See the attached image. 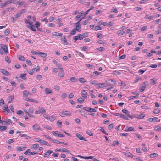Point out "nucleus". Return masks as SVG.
Here are the masks:
<instances>
[{"label":"nucleus","mask_w":161,"mask_h":161,"mask_svg":"<svg viewBox=\"0 0 161 161\" xmlns=\"http://www.w3.org/2000/svg\"><path fill=\"white\" fill-rule=\"evenodd\" d=\"M28 20L25 19V22L26 24H28L26 25V27L29 29H31L32 31H36V27L34 26L33 23L31 22L30 21V19L31 17L30 16H28L27 17Z\"/></svg>","instance_id":"1"},{"label":"nucleus","mask_w":161,"mask_h":161,"mask_svg":"<svg viewBox=\"0 0 161 161\" xmlns=\"http://www.w3.org/2000/svg\"><path fill=\"white\" fill-rule=\"evenodd\" d=\"M113 81V80L111 79L108 80L106 81V83H97L96 84L97 86L99 88H102L107 86L108 84H111V83Z\"/></svg>","instance_id":"2"},{"label":"nucleus","mask_w":161,"mask_h":161,"mask_svg":"<svg viewBox=\"0 0 161 161\" xmlns=\"http://www.w3.org/2000/svg\"><path fill=\"white\" fill-rule=\"evenodd\" d=\"M46 111L45 109L42 107H39L38 109H37L35 112V113L36 114H45Z\"/></svg>","instance_id":"3"},{"label":"nucleus","mask_w":161,"mask_h":161,"mask_svg":"<svg viewBox=\"0 0 161 161\" xmlns=\"http://www.w3.org/2000/svg\"><path fill=\"white\" fill-rule=\"evenodd\" d=\"M71 114L70 111L63 110L59 115L62 117H64L65 115L69 116Z\"/></svg>","instance_id":"4"},{"label":"nucleus","mask_w":161,"mask_h":161,"mask_svg":"<svg viewBox=\"0 0 161 161\" xmlns=\"http://www.w3.org/2000/svg\"><path fill=\"white\" fill-rule=\"evenodd\" d=\"M147 82V81L143 82L140 87V90L141 92L143 91L146 88Z\"/></svg>","instance_id":"5"},{"label":"nucleus","mask_w":161,"mask_h":161,"mask_svg":"<svg viewBox=\"0 0 161 161\" xmlns=\"http://www.w3.org/2000/svg\"><path fill=\"white\" fill-rule=\"evenodd\" d=\"M52 133L56 136L63 137L65 136L64 135L60 134L58 131H53Z\"/></svg>","instance_id":"6"},{"label":"nucleus","mask_w":161,"mask_h":161,"mask_svg":"<svg viewBox=\"0 0 161 161\" xmlns=\"http://www.w3.org/2000/svg\"><path fill=\"white\" fill-rule=\"evenodd\" d=\"M0 71L3 74V75L8 76L10 75L9 73L6 70L3 69H0Z\"/></svg>","instance_id":"7"},{"label":"nucleus","mask_w":161,"mask_h":161,"mask_svg":"<svg viewBox=\"0 0 161 161\" xmlns=\"http://www.w3.org/2000/svg\"><path fill=\"white\" fill-rule=\"evenodd\" d=\"M25 100L31 102H33L36 103H38V101L37 100L30 98L26 97L25 99Z\"/></svg>","instance_id":"8"},{"label":"nucleus","mask_w":161,"mask_h":161,"mask_svg":"<svg viewBox=\"0 0 161 161\" xmlns=\"http://www.w3.org/2000/svg\"><path fill=\"white\" fill-rule=\"evenodd\" d=\"M32 128L33 130H40V126L37 124H35L33 125L32 126Z\"/></svg>","instance_id":"9"},{"label":"nucleus","mask_w":161,"mask_h":161,"mask_svg":"<svg viewBox=\"0 0 161 161\" xmlns=\"http://www.w3.org/2000/svg\"><path fill=\"white\" fill-rule=\"evenodd\" d=\"M136 118L139 119H142L145 116V114L143 113L139 114L137 115Z\"/></svg>","instance_id":"10"},{"label":"nucleus","mask_w":161,"mask_h":161,"mask_svg":"<svg viewBox=\"0 0 161 161\" xmlns=\"http://www.w3.org/2000/svg\"><path fill=\"white\" fill-rule=\"evenodd\" d=\"M81 95L82 97L84 98L87 97V93L84 90H81Z\"/></svg>","instance_id":"11"},{"label":"nucleus","mask_w":161,"mask_h":161,"mask_svg":"<svg viewBox=\"0 0 161 161\" xmlns=\"http://www.w3.org/2000/svg\"><path fill=\"white\" fill-rule=\"evenodd\" d=\"M76 136L80 140H83V141H86V139L84 138L80 134H79L78 133H77L76 134Z\"/></svg>","instance_id":"12"},{"label":"nucleus","mask_w":161,"mask_h":161,"mask_svg":"<svg viewBox=\"0 0 161 161\" xmlns=\"http://www.w3.org/2000/svg\"><path fill=\"white\" fill-rule=\"evenodd\" d=\"M1 47L2 49L5 52L7 53L8 52V49L7 47L3 44H1Z\"/></svg>","instance_id":"13"},{"label":"nucleus","mask_w":161,"mask_h":161,"mask_svg":"<svg viewBox=\"0 0 161 161\" xmlns=\"http://www.w3.org/2000/svg\"><path fill=\"white\" fill-rule=\"evenodd\" d=\"M124 131L125 132H129L134 131L135 130H134V129L133 127H126V128H125Z\"/></svg>","instance_id":"14"},{"label":"nucleus","mask_w":161,"mask_h":161,"mask_svg":"<svg viewBox=\"0 0 161 161\" xmlns=\"http://www.w3.org/2000/svg\"><path fill=\"white\" fill-rule=\"evenodd\" d=\"M63 34L61 33H57L56 32H53V35L54 36L58 37L61 36H62Z\"/></svg>","instance_id":"15"},{"label":"nucleus","mask_w":161,"mask_h":161,"mask_svg":"<svg viewBox=\"0 0 161 161\" xmlns=\"http://www.w3.org/2000/svg\"><path fill=\"white\" fill-rule=\"evenodd\" d=\"M61 40L63 42V43L64 45H67L68 44V42H67V40L65 37V36H64V37L61 38Z\"/></svg>","instance_id":"16"},{"label":"nucleus","mask_w":161,"mask_h":161,"mask_svg":"<svg viewBox=\"0 0 161 161\" xmlns=\"http://www.w3.org/2000/svg\"><path fill=\"white\" fill-rule=\"evenodd\" d=\"M122 111L123 113L126 114L128 117L130 118H132L131 115L128 114L129 113V112L127 110L124 109L122 110Z\"/></svg>","instance_id":"17"},{"label":"nucleus","mask_w":161,"mask_h":161,"mask_svg":"<svg viewBox=\"0 0 161 161\" xmlns=\"http://www.w3.org/2000/svg\"><path fill=\"white\" fill-rule=\"evenodd\" d=\"M53 153V151L51 150H49L46 153H44V157H47V156L49 155L51 153Z\"/></svg>","instance_id":"18"},{"label":"nucleus","mask_w":161,"mask_h":161,"mask_svg":"<svg viewBox=\"0 0 161 161\" xmlns=\"http://www.w3.org/2000/svg\"><path fill=\"white\" fill-rule=\"evenodd\" d=\"M125 31L123 30H119L117 31V33L118 34V36H122L125 33Z\"/></svg>","instance_id":"19"},{"label":"nucleus","mask_w":161,"mask_h":161,"mask_svg":"<svg viewBox=\"0 0 161 161\" xmlns=\"http://www.w3.org/2000/svg\"><path fill=\"white\" fill-rule=\"evenodd\" d=\"M39 143L41 144L46 145H49L48 143L43 140L41 139V141L39 142Z\"/></svg>","instance_id":"20"},{"label":"nucleus","mask_w":161,"mask_h":161,"mask_svg":"<svg viewBox=\"0 0 161 161\" xmlns=\"http://www.w3.org/2000/svg\"><path fill=\"white\" fill-rule=\"evenodd\" d=\"M17 58L20 61H24L25 60V57L22 55H18Z\"/></svg>","instance_id":"21"},{"label":"nucleus","mask_w":161,"mask_h":161,"mask_svg":"<svg viewBox=\"0 0 161 161\" xmlns=\"http://www.w3.org/2000/svg\"><path fill=\"white\" fill-rule=\"evenodd\" d=\"M14 96L13 95L10 96L8 99V103H10L14 99Z\"/></svg>","instance_id":"22"},{"label":"nucleus","mask_w":161,"mask_h":161,"mask_svg":"<svg viewBox=\"0 0 161 161\" xmlns=\"http://www.w3.org/2000/svg\"><path fill=\"white\" fill-rule=\"evenodd\" d=\"M60 149V152H67L68 153H69L70 151L67 150L66 148H62Z\"/></svg>","instance_id":"23"},{"label":"nucleus","mask_w":161,"mask_h":161,"mask_svg":"<svg viewBox=\"0 0 161 161\" xmlns=\"http://www.w3.org/2000/svg\"><path fill=\"white\" fill-rule=\"evenodd\" d=\"M27 148L26 147L21 146L18 148L17 150L19 151L24 150Z\"/></svg>","instance_id":"24"},{"label":"nucleus","mask_w":161,"mask_h":161,"mask_svg":"<svg viewBox=\"0 0 161 161\" xmlns=\"http://www.w3.org/2000/svg\"><path fill=\"white\" fill-rule=\"evenodd\" d=\"M30 94L29 92L26 90H24L23 92V97H27Z\"/></svg>","instance_id":"25"},{"label":"nucleus","mask_w":161,"mask_h":161,"mask_svg":"<svg viewBox=\"0 0 161 161\" xmlns=\"http://www.w3.org/2000/svg\"><path fill=\"white\" fill-rule=\"evenodd\" d=\"M7 128V127L6 126L0 125V131H4Z\"/></svg>","instance_id":"26"},{"label":"nucleus","mask_w":161,"mask_h":161,"mask_svg":"<svg viewBox=\"0 0 161 161\" xmlns=\"http://www.w3.org/2000/svg\"><path fill=\"white\" fill-rule=\"evenodd\" d=\"M154 17V16H149L147 15H146L145 16V19H153Z\"/></svg>","instance_id":"27"},{"label":"nucleus","mask_w":161,"mask_h":161,"mask_svg":"<svg viewBox=\"0 0 161 161\" xmlns=\"http://www.w3.org/2000/svg\"><path fill=\"white\" fill-rule=\"evenodd\" d=\"M36 69V68H33L32 69H29L28 70V72L31 75H32L33 74V70Z\"/></svg>","instance_id":"28"},{"label":"nucleus","mask_w":161,"mask_h":161,"mask_svg":"<svg viewBox=\"0 0 161 161\" xmlns=\"http://www.w3.org/2000/svg\"><path fill=\"white\" fill-rule=\"evenodd\" d=\"M45 91L47 94H49L52 92V91L48 88H46L45 89Z\"/></svg>","instance_id":"29"},{"label":"nucleus","mask_w":161,"mask_h":161,"mask_svg":"<svg viewBox=\"0 0 161 161\" xmlns=\"http://www.w3.org/2000/svg\"><path fill=\"white\" fill-rule=\"evenodd\" d=\"M124 153L126 156L128 157H131L132 155L131 153L130 152H125Z\"/></svg>","instance_id":"30"},{"label":"nucleus","mask_w":161,"mask_h":161,"mask_svg":"<svg viewBox=\"0 0 161 161\" xmlns=\"http://www.w3.org/2000/svg\"><path fill=\"white\" fill-rule=\"evenodd\" d=\"M142 79V77L139 76L136 77V79L134 81V82L136 83L138 82L139 81Z\"/></svg>","instance_id":"31"},{"label":"nucleus","mask_w":161,"mask_h":161,"mask_svg":"<svg viewBox=\"0 0 161 161\" xmlns=\"http://www.w3.org/2000/svg\"><path fill=\"white\" fill-rule=\"evenodd\" d=\"M150 84L151 85H154L156 83V80L152 79L150 80Z\"/></svg>","instance_id":"32"},{"label":"nucleus","mask_w":161,"mask_h":161,"mask_svg":"<svg viewBox=\"0 0 161 161\" xmlns=\"http://www.w3.org/2000/svg\"><path fill=\"white\" fill-rule=\"evenodd\" d=\"M42 126L44 128H46V129H47L48 130H52V128L50 126H48L47 125H42Z\"/></svg>","instance_id":"33"},{"label":"nucleus","mask_w":161,"mask_h":161,"mask_svg":"<svg viewBox=\"0 0 161 161\" xmlns=\"http://www.w3.org/2000/svg\"><path fill=\"white\" fill-rule=\"evenodd\" d=\"M139 94H137V95L135 96H130L129 97V100H130L132 99H134L138 97Z\"/></svg>","instance_id":"34"},{"label":"nucleus","mask_w":161,"mask_h":161,"mask_svg":"<svg viewBox=\"0 0 161 161\" xmlns=\"http://www.w3.org/2000/svg\"><path fill=\"white\" fill-rule=\"evenodd\" d=\"M99 74V73L98 71H94L93 72V74L92 76L93 77L97 76H98Z\"/></svg>","instance_id":"35"},{"label":"nucleus","mask_w":161,"mask_h":161,"mask_svg":"<svg viewBox=\"0 0 161 161\" xmlns=\"http://www.w3.org/2000/svg\"><path fill=\"white\" fill-rule=\"evenodd\" d=\"M4 122H5L6 124L7 123L8 124L12 123V121L10 119H5V120Z\"/></svg>","instance_id":"36"},{"label":"nucleus","mask_w":161,"mask_h":161,"mask_svg":"<svg viewBox=\"0 0 161 161\" xmlns=\"http://www.w3.org/2000/svg\"><path fill=\"white\" fill-rule=\"evenodd\" d=\"M70 80L72 82H75L78 81V79L75 77H72L70 78Z\"/></svg>","instance_id":"37"},{"label":"nucleus","mask_w":161,"mask_h":161,"mask_svg":"<svg viewBox=\"0 0 161 161\" xmlns=\"http://www.w3.org/2000/svg\"><path fill=\"white\" fill-rule=\"evenodd\" d=\"M3 109L8 113H9L10 112L9 109L8 108V105H6L5 107H4Z\"/></svg>","instance_id":"38"},{"label":"nucleus","mask_w":161,"mask_h":161,"mask_svg":"<svg viewBox=\"0 0 161 161\" xmlns=\"http://www.w3.org/2000/svg\"><path fill=\"white\" fill-rule=\"evenodd\" d=\"M39 144H35L32 145V147L31 148L33 149L39 147Z\"/></svg>","instance_id":"39"},{"label":"nucleus","mask_w":161,"mask_h":161,"mask_svg":"<svg viewBox=\"0 0 161 161\" xmlns=\"http://www.w3.org/2000/svg\"><path fill=\"white\" fill-rule=\"evenodd\" d=\"M111 12L117 13L118 12V10L116 8L113 7L111 9Z\"/></svg>","instance_id":"40"},{"label":"nucleus","mask_w":161,"mask_h":161,"mask_svg":"<svg viewBox=\"0 0 161 161\" xmlns=\"http://www.w3.org/2000/svg\"><path fill=\"white\" fill-rule=\"evenodd\" d=\"M52 142L53 143H55L57 144H60V142L59 141L57 140H54L52 139V140H51Z\"/></svg>","instance_id":"41"},{"label":"nucleus","mask_w":161,"mask_h":161,"mask_svg":"<svg viewBox=\"0 0 161 161\" xmlns=\"http://www.w3.org/2000/svg\"><path fill=\"white\" fill-rule=\"evenodd\" d=\"M21 14H21V13H20V12L19 11V12H18L16 14L15 17L16 18L18 19L20 17V16H21Z\"/></svg>","instance_id":"42"},{"label":"nucleus","mask_w":161,"mask_h":161,"mask_svg":"<svg viewBox=\"0 0 161 161\" xmlns=\"http://www.w3.org/2000/svg\"><path fill=\"white\" fill-rule=\"evenodd\" d=\"M55 118L56 116L54 115H53L50 117L49 120L51 121H53L55 119Z\"/></svg>","instance_id":"43"},{"label":"nucleus","mask_w":161,"mask_h":161,"mask_svg":"<svg viewBox=\"0 0 161 161\" xmlns=\"http://www.w3.org/2000/svg\"><path fill=\"white\" fill-rule=\"evenodd\" d=\"M86 133L90 136H93L92 133L90 130H87L86 131Z\"/></svg>","instance_id":"44"},{"label":"nucleus","mask_w":161,"mask_h":161,"mask_svg":"<svg viewBox=\"0 0 161 161\" xmlns=\"http://www.w3.org/2000/svg\"><path fill=\"white\" fill-rule=\"evenodd\" d=\"M20 136L21 137H25L26 139H29L30 138V137L29 136L26 135L25 134H23L21 135H20Z\"/></svg>","instance_id":"45"},{"label":"nucleus","mask_w":161,"mask_h":161,"mask_svg":"<svg viewBox=\"0 0 161 161\" xmlns=\"http://www.w3.org/2000/svg\"><path fill=\"white\" fill-rule=\"evenodd\" d=\"M76 30L75 28L73 29L71 31V34L74 35L76 34Z\"/></svg>","instance_id":"46"},{"label":"nucleus","mask_w":161,"mask_h":161,"mask_svg":"<svg viewBox=\"0 0 161 161\" xmlns=\"http://www.w3.org/2000/svg\"><path fill=\"white\" fill-rule=\"evenodd\" d=\"M102 30L101 28L99 26H97L95 27L94 30L95 31H97L98 30Z\"/></svg>","instance_id":"47"},{"label":"nucleus","mask_w":161,"mask_h":161,"mask_svg":"<svg viewBox=\"0 0 161 161\" xmlns=\"http://www.w3.org/2000/svg\"><path fill=\"white\" fill-rule=\"evenodd\" d=\"M142 148L143 150L145 152H147V150L145 146V144H142Z\"/></svg>","instance_id":"48"},{"label":"nucleus","mask_w":161,"mask_h":161,"mask_svg":"<svg viewBox=\"0 0 161 161\" xmlns=\"http://www.w3.org/2000/svg\"><path fill=\"white\" fill-rule=\"evenodd\" d=\"M5 61L8 63H9L10 62V61L9 59V58L8 56H5Z\"/></svg>","instance_id":"49"},{"label":"nucleus","mask_w":161,"mask_h":161,"mask_svg":"<svg viewBox=\"0 0 161 161\" xmlns=\"http://www.w3.org/2000/svg\"><path fill=\"white\" fill-rule=\"evenodd\" d=\"M38 153H35L34 152H30V151H29V152L28 153L29 155H34L35 154H38Z\"/></svg>","instance_id":"50"},{"label":"nucleus","mask_w":161,"mask_h":161,"mask_svg":"<svg viewBox=\"0 0 161 161\" xmlns=\"http://www.w3.org/2000/svg\"><path fill=\"white\" fill-rule=\"evenodd\" d=\"M40 22L38 21H36L35 23V25L36 26V28H38L39 27H40Z\"/></svg>","instance_id":"51"},{"label":"nucleus","mask_w":161,"mask_h":161,"mask_svg":"<svg viewBox=\"0 0 161 161\" xmlns=\"http://www.w3.org/2000/svg\"><path fill=\"white\" fill-rule=\"evenodd\" d=\"M14 140L13 139H9L7 142L8 143L10 144L14 142Z\"/></svg>","instance_id":"52"},{"label":"nucleus","mask_w":161,"mask_h":161,"mask_svg":"<svg viewBox=\"0 0 161 161\" xmlns=\"http://www.w3.org/2000/svg\"><path fill=\"white\" fill-rule=\"evenodd\" d=\"M76 31H78V32H79L80 31V29H81V28H80V25H77L76 26V28H75Z\"/></svg>","instance_id":"53"},{"label":"nucleus","mask_w":161,"mask_h":161,"mask_svg":"<svg viewBox=\"0 0 161 161\" xmlns=\"http://www.w3.org/2000/svg\"><path fill=\"white\" fill-rule=\"evenodd\" d=\"M24 3L25 2L24 1L20 2V1H18L17 2V4H19L20 6L23 5Z\"/></svg>","instance_id":"54"},{"label":"nucleus","mask_w":161,"mask_h":161,"mask_svg":"<svg viewBox=\"0 0 161 161\" xmlns=\"http://www.w3.org/2000/svg\"><path fill=\"white\" fill-rule=\"evenodd\" d=\"M36 79L37 80H42V77L41 75H37L36 76Z\"/></svg>","instance_id":"55"},{"label":"nucleus","mask_w":161,"mask_h":161,"mask_svg":"<svg viewBox=\"0 0 161 161\" xmlns=\"http://www.w3.org/2000/svg\"><path fill=\"white\" fill-rule=\"evenodd\" d=\"M97 37L99 38L100 39H102L103 38V35L102 34L98 33L97 34Z\"/></svg>","instance_id":"56"},{"label":"nucleus","mask_w":161,"mask_h":161,"mask_svg":"<svg viewBox=\"0 0 161 161\" xmlns=\"http://www.w3.org/2000/svg\"><path fill=\"white\" fill-rule=\"evenodd\" d=\"M105 50V48L103 47H100L97 48V50L99 51H103Z\"/></svg>","instance_id":"57"},{"label":"nucleus","mask_w":161,"mask_h":161,"mask_svg":"<svg viewBox=\"0 0 161 161\" xmlns=\"http://www.w3.org/2000/svg\"><path fill=\"white\" fill-rule=\"evenodd\" d=\"M33 141L34 142H39L40 141H41V139L39 137L35 138H34V139H33Z\"/></svg>","instance_id":"58"},{"label":"nucleus","mask_w":161,"mask_h":161,"mask_svg":"<svg viewBox=\"0 0 161 161\" xmlns=\"http://www.w3.org/2000/svg\"><path fill=\"white\" fill-rule=\"evenodd\" d=\"M47 56V54L46 53H42L40 56L43 58H44Z\"/></svg>","instance_id":"59"},{"label":"nucleus","mask_w":161,"mask_h":161,"mask_svg":"<svg viewBox=\"0 0 161 161\" xmlns=\"http://www.w3.org/2000/svg\"><path fill=\"white\" fill-rule=\"evenodd\" d=\"M120 117L123 118L126 120H129V119L127 117H126L125 116L123 115L122 114H120Z\"/></svg>","instance_id":"60"},{"label":"nucleus","mask_w":161,"mask_h":161,"mask_svg":"<svg viewBox=\"0 0 161 161\" xmlns=\"http://www.w3.org/2000/svg\"><path fill=\"white\" fill-rule=\"evenodd\" d=\"M76 53H77V55H79L80 56H81L83 58L84 57V55L81 53L77 51H76Z\"/></svg>","instance_id":"61"},{"label":"nucleus","mask_w":161,"mask_h":161,"mask_svg":"<svg viewBox=\"0 0 161 161\" xmlns=\"http://www.w3.org/2000/svg\"><path fill=\"white\" fill-rule=\"evenodd\" d=\"M9 30L8 29H6L4 32V34L5 35H8L9 34Z\"/></svg>","instance_id":"62"},{"label":"nucleus","mask_w":161,"mask_h":161,"mask_svg":"<svg viewBox=\"0 0 161 161\" xmlns=\"http://www.w3.org/2000/svg\"><path fill=\"white\" fill-rule=\"evenodd\" d=\"M82 51H86L88 49V47L86 46H84L81 47Z\"/></svg>","instance_id":"63"},{"label":"nucleus","mask_w":161,"mask_h":161,"mask_svg":"<svg viewBox=\"0 0 161 161\" xmlns=\"http://www.w3.org/2000/svg\"><path fill=\"white\" fill-rule=\"evenodd\" d=\"M113 126H114L113 124H111L109 125L108 128L109 130H111L113 128Z\"/></svg>","instance_id":"64"}]
</instances>
